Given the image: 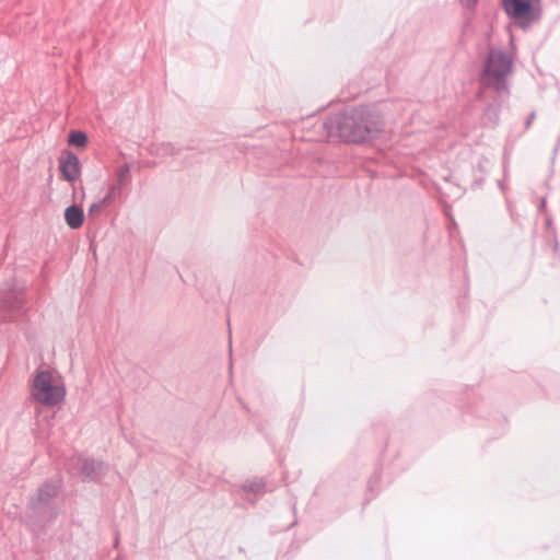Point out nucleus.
<instances>
[{
    "label": "nucleus",
    "mask_w": 560,
    "mask_h": 560,
    "mask_svg": "<svg viewBox=\"0 0 560 560\" xmlns=\"http://www.w3.org/2000/svg\"><path fill=\"white\" fill-rule=\"evenodd\" d=\"M115 191H116V187H112L108 195L106 197H104L102 200H101V203L104 206L106 203L109 202V200L113 198V196L115 195Z\"/></svg>",
    "instance_id": "nucleus-12"
},
{
    "label": "nucleus",
    "mask_w": 560,
    "mask_h": 560,
    "mask_svg": "<svg viewBox=\"0 0 560 560\" xmlns=\"http://www.w3.org/2000/svg\"><path fill=\"white\" fill-rule=\"evenodd\" d=\"M81 471L85 478L98 480L106 474L107 466L103 462L86 458L82 460Z\"/></svg>",
    "instance_id": "nucleus-5"
},
{
    "label": "nucleus",
    "mask_w": 560,
    "mask_h": 560,
    "mask_svg": "<svg viewBox=\"0 0 560 560\" xmlns=\"http://www.w3.org/2000/svg\"><path fill=\"white\" fill-rule=\"evenodd\" d=\"M60 171L66 180L74 182L80 175L79 159L74 154L69 153L65 159L60 160Z\"/></svg>",
    "instance_id": "nucleus-4"
},
{
    "label": "nucleus",
    "mask_w": 560,
    "mask_h": 560,
    "mask_svg": "<svg viewBox=\"0 0 560 560\" xmlns=\"http://www.w3.org/2000/svg\"><path fill=\"white\" fill-rule=\"evenodd\" d=\"M129 172H130L129 165H124L117 170L116 175H117V178L120 184H124L125 182H127Z\"/></svg>",
    "instance_id": "nucleus-10"
},
{
    "label": "nucleus",
    "mask_w": 560,
    "mask_h": 560,
    "mask_svg": "<svg viewBox=\"0 0 560 560\" xmlns=\"http://www.w3.org/2000/svg\"><path fill=\"white\" fill-rule=\"evenodd\" d=\"M503 5L506 13L515 19H524L530 12L529 0H503Z\"/></svg>",
    "instance_id": "nucleus-6"
},
{
    "label": "nucleus",
    "mask_w": 560,
    "mask_h": 560,
    "mask_svg": "<svg viewBox=\"0 0 560 560\" xmlns=\"http://www.w3.org/2000/svg\"><path fill=\"white\" fill-rule=\"evenodd\" d=\"M31 398L47 408L60 406L67 395L63 376L55 369H39L35 371L30 389Z\"/></svg>",
    "instance_id": "nucleus-2"
},
{
    "label": "nucleus",
    "mask_w": 560,
    "mask_h": 560,
    "mask_svg": "<svg viewBox=\"0 0 560 560\" xmlns=\"http://www.w3.org/2000/svg\"><path fill=\"white\" fill-rule=\"evenodd\" d=\"M264 488V483L261 481H253L248 482L244 486V489L252 492H259Z\"/></svg>",
    "instance_id": "nucleus-11"
},
{
    "label": "nucleus",
    "mask_w": 560,
    "mask_h": 560,
    "mask_svg": "<svg viewBox=\"0 0 560 560\" xmlns=\"http://www.w3.org/2000/svg\"><path fill=\"white\" fill-rule=\"evenodd\" d=\"M534 118H535V114H534V113H532V114H530V116L528 117L527 121H526V127H529V126H530V124H532V121L534 120Z\"/></svg>",
    "instance_id": "nucleus-15"
},
{
    "label": "nucleus",
    "mask_w": 560,
    "mask_h": 560,
    "mask_svg": "<svg viewBox=\"0 0 560 560\" xmlns=\"http://www.w3.org/2000/svg\"><path fill=\"white\" fill-rule=\"evenodd\" d=\"M330 137L352 143L374 142L384 138V122L380 115L370 110L336 114L325 124Z\"/></svg>",
    "instance_id": "nucleus-1"
},
{
    "label": "nucleus",
    "mask_w": 560,
    "mask_h": 560,
    "mask_svg": "<svg viewBox=\"0 0 560 560\" xmlns=\"http://www.w3.org/2000/svg\"><path fill=\"white\" fill-rule=\"evenodd\" d=\"M512 71V59L501 50H491L486 61L481 81L486 86L504 90L506 78Z\"/></svg>",
    "instance_id": "nucleus-3"
},
{
    "label": "nucleus",
    "mask_w": 560,
    "mask_h": 560,
    "mask_svg": "<svg viewBox=\"0 0 560 560\" xmlns=\"http://www.w3.org/2000/svg\"><path fill=\"white\" fill-rule=\"evenodd\" d=\"M68 142L73 147L83 148L88 142V138L82 131H72L68 137Z\"/></svg>",
    "instance_id": "nucleus-9"
},
{
    "label": "nucleus",
    "mask_w": 560,
    "mask_h": 560,
    "mask_svg": "<svg viewBox=\"0 0 560 560\" xmlns=\"http://www.w3.org/2000/svg\"><path fill=\"white\" fill-rule=\"evenodd\" d=\"M58 491H59V485L56 482H49V483H45L39 489L38 495L42 501H48L49 499L56 497Z\"/></svg>",
    "instance_id": "nucleus-8"
},
{
    "label": "nucleus",
    "mask_w": 560,
    "mask_h": 560,
    "mask_svg": "<svg viewBox=\"0 0 560 560\" xmlns=\"http://www.w3.org/2000/svg\"><path fill=\"white\" fill-rule=\"evenodd\" d=\"M102 206H103V205L101 203V201H100V202L92 203V205L90 206L89 213H90V214H94V213H96V212L102 208Z\"/></svg>",
    "instance_id": "nucleus-13"
},
{
    "label": "nucleus",
    "mask_w": 560,
    "mask_h": 560,
    "mask_svg": "<svg viewBox=\"0 0 560 560\" xmlns=\"http://www.w3.org/2000/svg\"><path fill=\"white\" fill-rule=\"evenodd\" d=\"M65 221L72 230H78L84 221V213L81 207L72 205L65 210Z\"/></svg>",
    "instance_id": "nucleus-7"
},
{
    "label": "nucleus",
    "mask_w": 560,
    "mask_h": 560,
    "mask_svg": "<svg viewBox=\"0 0 560 560\" xmlns=\"http://www.w3.org/2000/svg\"><path fill=\"white\" fill-rule=\"evenodd\" d=\"M477 0H462V2L464 3L465 7L467 8H471L475 5Z\"/></svg>",
    "instance_id": "nucleus-14"
}]
</instances>
